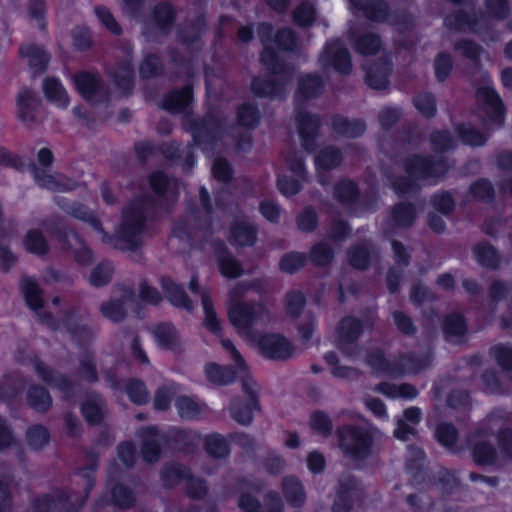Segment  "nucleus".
Returning <instances> with one entry per match:
<instances>
[{"instance_id":"1","label":"nucleus","mask_w":512,"mask_h":512,"mask_svg":"<svg viewBox=\"0 0 512 512\" xmlns=\"http://www.w3.org/2000/svg\"><path fill=\"white\" fill-rule=\"evenodd\" d=\"M230 322L239 334L245 336L247 341L256 347L266 358L283 360L293 354L292 345L279 334L255 335L251 328L257 318L254 307L242 303L232 302L228 309Z\"/></svg>"},{"instance_id":"2","label":"nucleus","mask_w":512,"mask_h":512,"mask_svg":"<svg viewBox=\"0 0 512 512\" xmlns=\"http://www.w3.org/2000/svg\"><path fill=\"white\" fill-rule=\"evenodd\" d=\"M289 172L291 176H281L278 179V187L285 195H293L299 190V180L303 177L304 167L301 160L287 161Z\"/></svg>"},{"instance_id":"3","label":"nucleus","mask_w":512,"mask_h":512,"mask_svg":"<svg viewBox=\"0 0 512 512\" xmlns=\"http://www.w3.org/2000/svg\"><path fill=\"white\" fill-rule=\"evenodd\" d=\"M43 93L48 102L64 109L69 104V98L62 83L56 78H46L43 81Z\"/></svg>"},{"instance_id":"4","label":"nucleus","mask_w":512,"mask_h":512,"mask_svg":"<svg viewBox=\"0 0 512 512\" xmlns=\"http://www.w3.org/2000/svg\"><path fill=\"white\" fill-rule=\"evenodd\" d=\"M369 445L368 437L354 429H346L341 433L340 446L346 453L360 455Z\"/></svg>"},{"instance_id":"5","label":"nucleus","mask_w":512,"mask_h":512,"mask_svg":"<svg viewBox=\"0 0 512 512\" xmlns=\"http://www.w3.org/2000/svg\"><path fill=\"white\" fill-rule=\"evenodd\" d=\"M20 53L22 59L30 66L34 73L42 72L49 61L46 52L41 47L33 44L22 46Z\"/></svg>"},{"instance_id":"6","label":"nucleus","mask_w":512,"mask_h":512,"mask_svg":"<svg viewBox=\"0 0 512 512\" xmlns=\"http://www.w3.org/2000/svg\"><path fill=\"white\" fill-rule=\"evenodd\" d=\"M325 57L340 72H346L350 68V58L348 52L342 48L339 41L329 43L325 49Z\"/></svg>"},{"instance_id":"7","label":"nucleus","mask_w":512,"mask_h":512,"mask_svg":"<svg viewBox=\"0 0 512 512\" xmlns=\"http://www.w3.org/2000/svg\"><path fill=\"white\" fill-rule=\"evenodd\" d=\"M420 410L409 408L405 410L403 419L398 420L394 435L397 439L407 440L413 434L415 425L419 422Z\"/></svg>"},{"instance_id":"8","label":"nucleus","mask_w":512,"mask_h":512,"mask_svg":"<svg viewBox=\"0 0 512 512\" xmlns=\"http://www.w3.org/2000/svg\"><path fill=\"white\" fill-rule=\"evenodd\" d=\"M17 113L19 117L28 122L33 119V112L37 105L35 93L30 89H23L17 96Z\"/></svg>"},{"instance_id":"9","label":"nucleus","mask_w":512,"mask_h":512,"mask_svg":"<svg viewBox=\"0 0 512 512\" xmlns=\"http://www.w3.org/2000/svg\"><path fill=\"white\" fill-rule=\"evenodd\" d=\"M205 373L207 379L214 384H227L234 379L235 372L227 367L211 363L206 365Z\"/></svg>"},{"instance_id":"10","label":"nucleus","mask_w":512,"mask_h":512,"mask_svg":"<svg viewBox=\"0 0 512 512\" xmlns=\"http://www.w3.org/2000/svg\"><path fill=\"white\" fill-rule=\"evenodd\" d=\"M162 286L173 305L186 309L190 308V301L182 288H180L176 283L170 279H166L163 280Z\"/></svg>"},{"instance_id":"11","label":"nucleus","mask_w":512,"mask_h":512,"mask_svg":"<svg viewBox=\"0 0 512 512\" xmlns=\"http://www.w3.org/2000/svg\"><path fill=\"white\" fill-rule=\"evenodd\" d=\"M75 84L79 93L86 99H92L99 87L98 78L95 75L82 73L75 78Z\"/></svg>"},{"instance_id":"12","label":"nucleus","mask_w":512,"mask_h":512,"mask_svg":"<svg viewBox=\"0 0 512 512\" xmlns=\"http://www.w3.org/2000/svg\"><path fill=\"white\" fill-rule=\"evenodd\" d=\"M380 391L390 398L412 399L417 395L416 389L408 384H389L385 383L379 387Z\"/></svg>"},{"instance_id":"13","label":"nucleus","mask_w":512,"mask_h":512,"mask_svg":"<svg viewBox=\"0 0 512 512\" xmlns=\"http://www.w3.org/2000/svg\"><path fill=\"white\" fill-rule=\"evenodd\" d=\"M192 92L189 87L183 88L181 91L172 93L167 97L164 107L171 111H178L183 109L190 102Z\"/></svg>"},{"instance_id":"14","label":"nucleus","mask_w":512,"mask_h":512,"mask_svg":"<svg viewBox=\"0 0 512 512\" xmlns=\"http://www.w3.org/2000/svg\"><path fill=\"white\" fill-rule=\"evenodd\" d=\"M23 293L28 306L34 310L38 309L42 304V296L38 285L32 279L23 281Z\"/></svg>"},{"instance_id":"15","label":"nucleus","mask_w":512,"mask_h":512,"mask_svg":"<svg viewBox=\"0 0 512 512\" xmlns=\"http://www.w3.org/2000/svg\"><path fill=\"white\" fill-rule=\"evenodd\" d=\"M255 237L254 229L246 223H241L232 230L233 241L238 245H251Z\"/></svg>"},{"instance_id":"16","label":"nucleus","mask_w":512,"mask_h":512,"mask_svg":"<svg viewBox=\"0 0 512 512\" xmlns=\"http://www.w3.org/2000/svg\"><path fill=\"white\" fill-rule=\"evenodd\" d=\"M340 154L338 151L328 148L317 156L316 158V167L317 170H326L337 166L340 162Z\"/></svg>"},{"instance_id":"17","label":"nucleus","mask_w":512,"mask_h":512,"mask_svg":"<svg viewBox=\"0 0 512 512\" xmlns=\"http://www.w3.org/2000/svg\"><path fill=\"white\" fill-rule=\"evenodd\" d=\"M176 407L182 418H194L200 413L199 404L188 397H179L176 401Z\"/></svg>"},{"instance_id":"18","label":"nucleus","mask_w":512,"mask_h":512,"mask_svg":"<svg viewBox=\"0 0 512 512\" xmlns=\"http://www.w3.org/2000/svg\"><path fill=\"white\" fill-rule=\"evenodd\" d=\"M25 247L33 253L41 254L47 250V244L38 230H31L25 238Z\"/></svg>"},{"instance_id":"19","label":"nucleus","mask_w":512,"mask_h":512,"mask_svg":"<svg viewBox=\"0 0 512 512\" xmlns=\"http://www.w3.org/2000/svg\"><path fill=\"white\" fill-rule=\"evenodd\" d=\"M202 305H203L204 314H205V320H204L205 326L209 330H211L213 333L218 332L220 325L217 320L216 314L212 308L210 299H209L208 295H206V294L202 295Z\"/></svg>"},{"instance_id":"20","label":"nucleus","mask_w":512,"mask_h":512,"mask_svg":"<svg viewBox=\"0 0 512 512\" xmlns=\"http://www.w3.org/2000/svg\"><path fill=\"white\" fill-rule=\"evenodd\" d=\"M156 341L161 346H171L176 339V331L170 325H161L154 331Z\"/></svg>"},{"instance_id":"21","label":"nucleus","mask_w":512,"mask_h":512,"mask_svg":"<svg viewBox=\"0 0 512 512\" xmlns=\"http://www.w3.org/2000/svg\"><path fill=\"white\" fill-rule=\"evenodd\" d=\"M95 14L98 20L113 34H119L121 31L120 26L115 21L113 15L104 7H97Z\"/></svg>"},{"instance_id":"22","label":"nucleus","mask_w":512,"mask_h":512,"mask_svg":"<svg viewBox=\"0 0 512 512\" xmlns=\"http://www.w3.org/2000/svg\"><path fill=\"white\" fill-rule=\"evenodd\" d=\"M207 450L214 456H223L227 453V444L220 435H210L206 439Z\"/></svg>"},{"instance_id":"23","label":"nucleus","mask_w":512,"mask_h":512,"mask_svg":"<svg viewBox=\"0 0 512 512\" xmlns=\"http://www.w3.org/2000/svg\"><path fill=\"white\" fill-rule=\"evenodd\" d=\"M29 400L31 405L37 410L46 409L51 402L48 393L42 388L34 389L29 395Z\"/></svg>"},{"instance_id":"24","label":"nucleus","mask_w":512,"mask_h":512,"mask_svg":"<svg viewBox=\"0 0 512 512\" xmlns=\"http://www.w3.org/2000/svg\"><path fill=\"white\" fill-rule=\"evenodd\" d=\"M294 20L298 25H309L314 20V9L310 4H302L295 10Z\"/></svg>"},{"instance_id":"25","label":"nucleus","mask_w":512,"mask_h":512,"mask_svg":"<svg viewBox=\"0 0 512 512\" xmlns=\"http://www.w3.org/2000/svg\"><path fill=\"white\" fill-rule=\"evenodd\" d=\"M436 437L441 444L449 447L455 442L456 431L453 426L443 424L437 428Z\"/></svg>"},{"instance_id":"26","label":"nucleus","mask_w":512,"mask_h":512,"mask_svg":"<svg viewBox=\"0 0 512 512\" xmlns=\"http://www.w3.org/2000/svg\"><path fill=\"white\" fill-rule=\"evenodd\" d=\"M111 267L108 264L98 266L91 274L90 281L95 286H101L108 282L111 277Z\"/></svg>"},{"instance_id":"27","label":"nucleus","mask_w":512,"mask_h":512,"mask_svg":"<svg viewBox=\"0 0 512 512\" xmlns=\"http://www.w3.org/2000/svg\"><path fill=\"white\" fill-rule=\"evenodd\" d=\"M284 492H285L287 498H289L290 501H292L294 503L302 500L303 491H302L300 484L295 479L291 478V479L285 480Z\"/></svg>"},{"instance_id":"28","label":"nucleus","mask_w":512,"mask_h":512,"mask_svg":"<svg viewBox=\"0 0 512 512\" xmlns=\"http://www.w3.org/2000/svg\"><path fill=\"white\" fill-rule=\"evenodd\" d=\"M83 415L88 422L94 424L100 421L102 417V411L99 404L96 401H89L82 407Z\"/></svg>"},{"instance_id":"29","label":"nucleus","mask_w":512,"mask_h":512,"mask_svg":"<svg viewBox=\"0 0 512 512\" xmlns=\"http://www.w3.org/2000/svg\"><path fill=\"white\" fill-rule=\"evenodd\" d=\"M416 108L424 115L430 116L435 111L433 98L428 94L419 95L415 99Z\"/></svg>"},{"instance_id":"30","label":"nucleus","mask_w":512,"mask_h":512,"mask_svg":"<svg viewBox=\"0 0 512 512\" xmlns=\"http://www.w3.org/2000/svg\"><path fill=\"white\" fill-rule=\"evenodd\" d=\"M380 41L374 35L364 37L358 44L357 50L362 54H372L378 50Z\"/></svg>"},{"instance_id":"31","label":"nucleus","mask_w":512,"mask_h":512,"mask_svg":"<svg viewBox=\"0 0 512 512\" xmlns=\"http://www.w3.org/2000/svg\"><path fill=\"white\" fill-rule=\"evenodd\" d=\"M127 393L130 399L135 403H143L147 399V393L144 385L141 382H132L127 388Z\"/></svg>"},{"instance_id":"32","label":"nucleus","mask_w":512,"mask_h":512,"mask_svg":"<svg viewBox=\"0 0 512 512\" xmlns=\"http://www.w3.org/2000/svg\"><path fill=\"white\" fill-rule=\"evenodd\" d=\"M459 134L462 140L469 145L478 146L485 141L484 137L471 127L462 128L459 130Z\"/></svg>"},{"instance_id":"33","label":"nucleus","mask_w":512,"mask_h":512,"mask_svg":"<svg viewBox=\"0 0 512 512\" xmlns=\"http://www.w3.org/2000/svg\"><path fill=\"white\" fill-rule=\"evenodd\" d=\"M303 265V257L299 254L286 255L280 263L283 271L292 273Z\"/></svg>"},{"instance_id":"34","label":"nucleus","mask_w":512,"mask_h":512,"mask_svg":"<svg viewBox=\"0 0 512 512\" xmlns=\"http://www.w3.org/2000/svg\"><path fill=\"white\" fill-rule=\"evenodd\" d=\"M212 173L220 181H227L231 175V169L228 163L223 159H217L212 167Z\"/></svg>"},{"instance_id":"35","label":"nucleus","mask_w":512,"mask_h":512,"mask_svg":"<svg viewBox=\"0 0 512 512\" xmlns=\"http://www.w3.org/2000/svg\"><path fill=\"white\" fill-rule=\"evenodd\" d=\"M465 331V324L461 316L453 315L446 321V332L450 335H462Z\"/></svg>"},{"instance_id":"36","label":"nucleus","mask_w":512,"mask_h":512,"mask_svg":"<svg viewBox=\"0 0 512 512\" xmlns=\"http://www.w3.org/2000/svg\"><path fill=\"white\" fill-rule=\"evenodd\" d=\"M451 69V59L448 55L441 54L435 61V71L438 79L443 80Z\"/></svg>"},{"instance_id":"37","label":"nucleus","mask_w":512,"mask_h":512,"mask_svg":"<svg viewBox=\"0 0 512 512\" xmlns=\"http://www.w3.org/2000/svg\"><path fill=\"white\" fill-rule=\"evenodd\" d=\"M28 439L32 446L40 447L48 439V434L45 428L41 426L33 427L28 432Z\"/></svg>"},{"instance_id":"38","label":"nucleus","mask_w":512,"mask_h":512,"mask_svg":"<svg viewBox=\"0 0 512 512\" xmlns=\"http://www.w3.org/2000/svg\"><path fill=\"white\" fill-rule=\"evenodd\" d=\"M113 500L121 507H128L132 501L131 493L123 486H117L113 490Z\"/></svg>"},{"instance_id":"39","label":"nucleus","mask_w":512,"mask_h":512,"mask_svg":"<svg viewBox=\"0 0 512 512\" xmlns=\"http://www.w3.org/2000/svg\"><path fill=\"white\" fill-rule=\"evenodd\" d=\"M474 457L478 463L486 464L493 460L494 452L489 445L482 444L475 448Z\"/></svg>"},{"instance_id":"40","label":"nucleus","mask_w":512,"mask_h":512,"mask_svg":"<svg viewBox=\"0 0 512 512\" xmlns=\"http://www.w3.org/2000/svg\"><path fill=\"white\" fill-rule=\"evenodd\" d=\"M220 271L226 277H236L240 274L239 265L231 258H224L220 261Z\"/></svg>"},{"instance_id":"41","label":"nucleus","mask_w":512,"mask_h":512,"mask_svg":"<svg viewBox=\"0 0 512 512\" xmlns=\"http://www.w3.org/2000/svg\"><path fill=\"white\" fill-rule=\"evenodd\" d=\"M239 121L242 125L251 126L257 121V112L252 106H245L239 111Z\"/></svg>"},{"instance_id":"42","label":"nucleus","mask_w":512,"mask_h":512,"mask_svg":"<svg viewBox=\"0 0 512 512\" xmlns=\"http://www.w3.org/2000/svg\"><path fill=\"white\" fill-rule=\"evenodd\" d=\"M311 426L320 433H325L330 429V421L323 413H315L311 419Z\"/></svg>"},{"instance_id":"43","label":"nucleus","mask_w":512,"mask_h":512,"mask_svg":"<svg viewBox=\"0 0 512 512\" xmlns=\"http://www.w3.org/2000/svg\"><path fill=\"white\" fill-rule=\"evenodd\" d=\"M103 313L114 321H118L124 315L122 305L118 302H112L103 306Z\"/></svg>"},{"instance_id":"44","label":"nucleus","mask_w":512,"mask_h":512,"mask_svg":"<svg viewBox=\"0 0 512 512\" xmlns=\"http://www.w3.org/2000/svg\"><path fill=\"white\" fill-rule=\"evenodd\" d=\"M316 224V216L312 210L304 211L298 218V226L303 230H310Z\"/></svg>"},{"instance_id":"45","label":"nucleus","mask_w":512,"mask_h":512,"mask_svg":"<svg viewBox=\"0 0 512 512\" xmlns=\"http://www.w3.org/2000/svg\"><path fill=\"white\" fill-rule=\"evenodd\" d=\"M174 12L169 4L160 5L155 11V18L159 23H166L173 19Z\"/></svg>"},{"instance_id":"46","label":"nucleus","mask_w":512,"mask_h":512,"mask_svg":"<svg viewBox=\"0 0 512 512\" xmlns=\"http://www.w3.org/2000/svg\"><path fill=\"white\" fill-rule=\"evenodd\" d=\"M275 43L277 47L291 49L294 44V36L290 30H285L276 36Z\"/></svg>"},{"instance_id":"47","label":"nucleus","mask_w":512,"mask_h":512,"mask_svg":"<svg viewBox=\"0 0 512 512\" xmlns=\"http://www.w3.org/2000/svg\"><path fill=\"white\" fill-rule=\"evenodd\" d=\"M260 210L262 215L270 221L276 220L279 216V209L277 205L270 201L262 202L260 205Z\"/></svg>"},{"instance_id":"48","label":"nucleus","mask_w":512,"mask_h":512,"mask_svg":"<svg viewBox=\"0 0 512 512\" xmlns=\"http://www.w3.org/2000/svg\"><path fill=\"white\" fill-rule=\"evenodd\" d=\"M232 413L234 418L241 424H248L252 420L251 407H244V409L240 411L236 405H233Z\"/></svg>"},{"instance_id":"49","label":"nucleus","mask_w":512,"mask_h":512,"mask_svg":"<svg viewBox=\"0 0 512 512\" xmlns=\"http://www.w3.org/2000/svg\"><path fill=\"white\" fill-rule=\"evenodd\" d=\"M140 297L143 301L148 303H157L160 300L158 292L150 288L146 284H142L140 288Z\"/></svg>"},{"instance_id":"50","label":"nucleus","mask_w":512,"mask_h":512,"mask_svg":"<svg viewBox=\"0 0 512 512\" xmlns=\"http://www.w3.org/2000/svg\"><path fill=\"white\" fill-rule=\"evenodd\" d=\"M148 433L153 437V442L151 445H146L145 450H144V456L148 461L151 462L156 458V456L159 452V448H158V444L156 443V440L154 439V437L157 436L155 430L148 429Z\"/></svg>"},{"instance_id":"51","label":"nucleus","mask_w":512,"mask_h":512,"mask_svg":"<svg viewBox=\"0 0 512 512\" xmlns=\"http://www.w3.org/2000/svg\"><path fill=\"white\" fill-rule=\"evenodd\" d=\"M324 458L321 454L311 453L308 457V467L310 471L317 473L324 467Z\"/></svg>"},{"instance_id":"52","label":"nucleus","mask_w":512,"mask_h":512,"mask_svg":"<svg viewBox=\"0 0 512 512\" xmlns=\"http://www.w3.org/2000/svg\"><path fill=\"white\" fill-rule=\"evenodd\" d=\"M326 361L328 364L332 365V373L339 377H349L351 375V370L343 367L335 366L336 363V355L334 353H330L326 355Z\"/></svg>"},{"instance_id":"53","label":"nucleus","mask_w":512,"mask_h":512,"mask_svg":"<svg viewBox=\"0 0 512 512\" xmlns=\"http://www.w3.org/2000/svg\"><path fill=\"white\" fill-rule=\"evenodd\" d=\"M486 94H487V101H488L491 109L494 111L496 116H501L502 115V105H501V102H500L497 94L491 89H487Z\"/></svg>"},{"instance_id":"54","label":"nucleus","mask_w":512,"mask_h":512,"mask_svg":"<svg viewBox=\"0 0 512 512\" xmlns=\"http://www.w3.org/2000/svg\"><path fill=\"white\" fill-rule=\"evenodd\" d=\"M271 32H272V28L269 25H262L259 29V34L261 36V39H262L263 43L266 45V49H265L264 53L262 54V60L264 62L267 61V58L270 54L269 46H268V36L271 34Z\"/></svg>"},{"instance_id":"55","label":"nucleus","mask_w":512,"mask_h":512,"mask_svg":"<svg viewBox=\"0 0 512 512\" xmlns=\"http://www.w3.org/2000/svg\"><path fill=\"white\" fill-rule=\"evenodd\" d=\"M167 184L168 180L162 173L155 174L151 177V185L153 189L158 193L163 192Z\"/></svg>"},{"instance_id":"56","label":"nucleus","mask_w":512,"mask_h":512,"mask_svg":"<svg viewBox=\"0 0 512 512\" xmlns=\"http://www.w3.org/2000/svg\"><path fill=\"white\" fill-rule=\"evenodd\" d=\"M222 344H223L224 348H226L230 352L231 357H232L233 361L235 362V365L239 369H243L244 368L243 360H242L241 356L238 354V352L236 351V349L233 347L232 343H230L229 341H223Z\"/></svg>"},{"instance_id":"57","label":"nucleus","mask_w":512,"mask_h":512,"mask_svg":"<svg viewBox=\"0 0 512 512\" xmlns=\"http://www.w3.org/2000/svg\"><path fill=\"white\" fill-rule=\"evenodd\" d=\"M170 393L167 391H159L155 397L154 405L157 409H166L169 404Z\"/></svg>"},{"instance_id":"58","label":"nucleus","mask_w":512,"mask_h":512,"mask_svg":"<svg viewBox=\"0 0 512 512\" xmlns=\"http://www.w3.org/2000/svg\"><path fill=\"white\" fill-rule=\"evenodd\" d=\"M240 506L245 512H257L258 511V504L249 496H243L240 499Z\"/></svg>"},{"instance_id":"59","label":"nucleus","mask_w":512,"mask_h":512,"mask_svg":"<svg viewBox=\"0 0 512 512\" xmlns=\"http://www.w3.org/2000/svg\"><path fill=\"white\" fill-rule=\"evenodd\" d=\"M14 262V257L9 250L6 248H0V267L2 269H8Z\"/></svg>"},{"instance_id":"60","label":"nucleus","mask_w":512,"mask_h":512,"mask_svg":"<svg viewBox=\"0 0 512 512\" xmlns=\"http://www.w3.org/2000/svg\"><path fill=\"white\" fill-rule=\"evenodd\" d=\"M367 407L376 415L379 417H382L385 415V407L382 402L379 400H369L367 401Z\"/></svg>"},{"instance_id":"61","label":"nucleus","mask_w":512,"mask_h":512,"mask_svg":"<svg viewBox=\"0 0 512 512\" xmlns=\"http://www.w3.org/2000/svg\"><path fill=\"white\" fill-rule=\"evenodd\" d=\"M133 454L134 447L131 444L126 443L119 447V456L125 463H128Z\"/></svg>"},{"instance_id":"62","label":"nucleus","mask_w":512,"mask_h":512,"mask_svg":"<svg viewBox=\"0 0 512 512\" xmlns=\"http://www.w3.org/2000/svg\"><path fill=\"white\" fill-rule=\"evenodd\" d=\"M395 321L397 326L405 333H409L411 331L412 325L410 320L406 316L402 314H396Z\"/></svg>"},{"instance_id":"63","label":"nucleus","mask_w":512,"mask_h":512,"mask_svg":"<svg viewBox=\"0 0 512 512\" xmlns=\"http://www.w3.org/2000/svg\"><path fill=\"white\" fill-rule=\"evenodd\" d=\"M313 257L318 263H324L329 259V252L322 246H319L313 250Z\"/></svg>"},{"instance_id":"64","label":"nucleus","mask_w":512,"mask_h":512,"mask_svg":"<svg viewBox=\"0 0 512 512\" xmlns=\"http://www.w3.org/2000/svg\"><path fill=\"white\" fill-rule=\"evenodd\" d=\"M52 154L50 150L43 148L38 152V161L42 166H48L52 162Z\"/></svg>"}]
</instances>
